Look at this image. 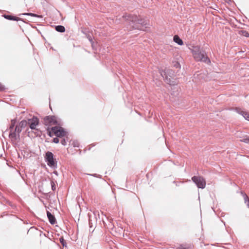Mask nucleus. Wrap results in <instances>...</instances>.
Wrapping results in <instances>:
<instances>
[{
    "label": "nucleus",
    "mask_w": 249,
    "mask_h": 249,
    "mask_svg": "<svg viewBox=\"0 0 249 249\" xmlns=\"http://www.w3.org/2000/svg\"><path fill=\"white\" fill-rule=\"evenodd\" d=\"M123 18L127 21V28L130 30L133 29L141 30L142 27L147 25L146 20L140 18L136 15H125L123 16Z\"/></svg>",
    "instance_id": "obj_1"
},
{
    "label": "nucleus",
    "mask_w": 249,
    "mask_h": 249,
    "mask_svg": "<svg viewBox=\"0 0 249 249\" xmlns=\"http://www.w3.org/2000/svg\"><path fill=\"white\" fill-rule=\"evenodd\" d=\"M192 52L196 60L202 61L206 64L211 63V60L207 56L206 52L201 50L200 47L198 46L194 47Z\"/></svg>",
    "instance_id": "obj_2"
},
{
    "label": "nucleus",
    "mask_w": 249,
    "mask_h": 249,
    "mask_svg": "<svg viewBox=\"0 0 249 249\" xmlns=\"http://www.w3.org/2000/svg\"><path fill=\"white\" fill-rule=\"evenodd\" d=\"M45 160L47 165L52 168L55 169L57 167V161L54 158V155L52 152L47 151L45 153Z\"/></svg>",
    "instance_id": "obj_3"
},
{
    "label": "nucleus",
    "mask_w": 249,
    "mask_h": 249,
    "mask_svg": "<svg viewBox=\"0 0 249 249\" xmlns=\"http://www.w3.org/2000/svg\"><path fill=\"white\" fill-rule=\"evenodd\" d=\"M21 132V129H19L18 127L16 126L14 129L10 130L9 138L12 141H18L20 139V133Z\"/></svg>",
    "instance_id": "obj_4"
},
{
    "label": "nucleus",
    "mask_w": 249,
    "mask_h": 249,
    "mask_svg": "<svg viewBox=\"0 0 249 249\" xmlns=\"http://www.w3.org/2000/svg\"><path fill=\"white\" fill-rule=\"evenodd\" d=\"M192 179L199 188L204 189L206 186V181L204 178L200 176H194Z\"/></svg>",
    "instance_id": "obj_5"
},
{
    "label": "nucleus",
    "mask_w": 249,
    "mask_h": 249,
    "mask_svg": "<svg viewBox=\"0 0 249 249\" xmlns=\"http://www.w3.org/2000/svg\"><path fill=\"white\" fill-rule=\"evenodd\" d=\"M52 131L57 137H63L67 135V132L62 127L54 126L52 128Z\"/></svg>",
    "instance_id": "obj_6"
},
{
    "label": "nucleus",
    "mask_w": 249,
    "mask_h": 249,
    "mask_svg": "<svg viewBox=\"0 0 249 249\" xmlns=\"http://www.w3.org/2000/svg\"><path fill=\"white\" fill-rule=\"evenodd\" d=\"M39 120L36 117L33 116L31 119L28 120V124L32 129H36V126L38 125Z\"/></svg>",
    "instance_id": "obj_7"
},
{
    "label": "nucleus",
    "mask_w": 249,
    "mask_h": 249,
    "mask_svg": "<svg viewBox=\"0 0 249 249\" xmlns=\"http://www.w3.org/2000/svg\"><path fill=\"white\" fill-rule=\"evenodd\" d=\"M234 110L238 114L241 115L246 120L249 121V113L246 111L242 110L241 108L236 107Z\"/></svg>",
    "instance_id": "obj_8"
},
{
    "label": "nucleus",
    "mask_w": 249,
    "mask_h": 249,
    "mask_svg": "<svg viewBox=\"0 0 249 249\" xmlns=\"http://www.w3.org/2000/svg\"><path fill=\"white\" fill-rule=\"evenodd\" d=\"M44 123L45 125H48L50 124H55L56 123V121L55 120L54 116H46L44 118Z\"/></svg>",
    "instance_id": "obj_9"
},
{
    "label": "nucleus",
    "mask_w": 249,
    "mask_h": 249,
    "mask_svg": "<svg viewBox=\"0 0 249 249\" xmlns=\"http://www.w3.org/2000/svg\"><path fill=\"white\" fill-rule=\"evenodd\" d=\"M47 215L50 223L52 225H54L56 223V219L54 216L49 211H47Z\"/></svg>",
    "instance_id": "obj_10"
},
{
    "label": "nucleus",
    "mask_w": 249,
    "mask_h": 249,
    "mask_svg": "<svg viewBox=\"0 0 249 249\" xmlns=\"http://www.w3.org/2000/svg\"><path fill=\"white\" fill-rule=\"evenodd\" d=\"M2 16L5 18L10 20L19 21L21 20L20 18L14 16L13 15L4 14Z\"/></svg>",
    "instance_id": "obj_11"
},
{
    "label": "nucleus",
    "mask_w": 249,
    "mask_h": 249,
    "mask_svg": "<svg viewBox=\"0 0 249 249\" xmlns=\"http://www.w3.org/2000/svg\"><path fill=\"white\" fill-rule=\"evenodd\" d=\"M28 124V121L26 120H22L16 126L17 127H18L19 129H21V131H22V128H25Z\"/></svg>",
    "instance_id": "obj_12"
},
{
    "label": "nucleus",
    "mask_w": 249,
    "mask_h": 249,
    "mask_svg": "<svg viewBox=\"0 0 249 249\" xmlns=\"http://www.w3.org/2000/svg\"><path fill=\"white\" fill-rule=\"evenodd\" d=\"M174 41L179 45H182L183 44L182 39L177 35H175L173 38Z\"/></svg>",
    "instance_id": "obj_13"
},
{
    "label": "nucleus",
    "mask_w": 249,
    "mask_h": 249,
    "mask_svg": "<svg viewBox=\"0 0 249 249\" xmlns=\"http://www.w3.org/2000/svg\"><path fill=\"white\" fill-rule=\"evenodd\" d=\"M160 73L163 78L166 80V82H170V79H168L166 75V72L165 71H160Z\"/></svg>",
    "instance_id": "obj_14"
},
{
    "label": "nucleus",
    "mask_w": 249,
    "mask_h": 249,
    "mask_svg": "<svg viewBox=\"0 0 249 249\" xmlns=\"http://www.w3.org/2000/svg\"><path fill=\"white\" fill-rule=\"evenodd\" d=\"M55 29L56 31L60 33H63L65 31V27L62 25L56 26Z\"/></svg>",
    "instance_id": "obj_15"
},
{
    "label": "nucleus",
    "mask_w": 249,
    "mask_h": 249,
    "mask_svg": "<svg viewBox=\"0 0 249 249\" xmlns=\"http://www.w3.org/2000/svg\"><path fill=\"white\" fill-rule=\"evenodd\" d=\"M241 194L244 197L245 203L247 204V206L249 205V198L248 196L243 192H241Z\"/></svg>",
    "instance_id": "obj_16"
},
{
    "label": "nucleus",
    "mask_w": 249,
    "mask_h": 249,
    "mask_svg": "<svg viewBox=\"0 0 249 249\" xmlns=\"http://www.w3.org/2000/svg\"><path fill=\"white\" fill-rule=\"evenodd\" d=\"M70 144L74 147H78L79 146V143L77 141L73 140L71 141Z\"/></svg>",
    "instance_id": "obj_17"
},
{
    "label": "nucleus",
    "mask_w": 249,
    "mask_h": 249,
    "mask_svg": "<svg viewBox=\"0 0 249 249\" xmlns=\"http://www.w3.org/2000/svg\"><path fill=\"white\" fill-rule=\"evenodd\" d=\"M16 122H17V121L15 119L11 120V124L9 126V130L14 129L15 128L14 127H15Z\"/></svg>",
    "instance_id": "obj_18"
},
{
    "label": "nucleus",
    "mask_w": 249,
    "mask_h": 249,
    "mask_svg": "<svg viewBox=\"0 0 249 249\" xmlns=\"http://www.w3.org/2000/svg\"><path fill=\"white\" fill-rule=\"evenodd\" d=\"M240 141L247 143H249V137L248 136H244L242 139L240 140Z\"/></svg>",
    "instance_id": "obj_19"
},
{
    "label": "nucleus",
    "mask_w": 249,
    "mask_h": 249,
    "mask_svg": "<svg viewBox=\"0 0 249 249\" xmlns=\"http://www.w3.org/2000/svg\"><path fill=\"white\" fill-rule=\"evenodd\" d=\"M21 15L30 16L34 17H39L37 15H36V14L32 13H25L21 14ZM20 15H21V14Z\"/></svg>",
    "instance_id": "obj_20"
},
{
    "label": "nucleus",
    "mask_w": 249,
    "mask_h": 249,
    "mask_svg": "<svg viewBox=\"0 0 249 249\" xmlns=\"http://www.w3.org/2000/svg\"><path fill=\"white\" fill-rule=\"evenodd\" d=\"M68 137H67V138H63L62 139L61 141H60V142L63 145H66L67 144V141H68Z\"/></svg>",
    "instance_id": "obj_21"
},
{
    "label": "nucleus",
    "mask_w": 249,
    "mask_h": 249,
    "mask_svg": "<svg viewBox=\"0 0 249 249\" xmlns=\"http://www.w3.org/2000/svg\"><path fill=\"white\" fill-rule=\"evenodd\" d=\"M59 241H60V242L61 243V244L62 245V246L63 247L66 246V241H65L63 237L60 238H59Z\"/></svg>",
    "instance_id": "obj_22"
},
{
    "label": "nucleus",
    "mask_w": 249,
    "mask_h": 249,
    "mask_svg": "<svg viewBox=\"0 0 249 249\" xmlns=\"http://www.w3.org/2000/svg\"><path fill=\"white\" fill-rule=\"evenodd\" d=\"M241 32L243 36L249 37V33L247 31L243 30Z\"/></svg>",
    "instance_id": "obj_23"
},
{
    "label": "nucleus",
    "mask_w": 249,
    "mask_h": 249,
    "mask_svg": "<svg viewBox=\"0 0 249 249\" xmlns=\"http://www.w3.org/2000/svg\"><path fill=\"white\" fill-rule=\"evenodd\" d=\"M51 184L52 189L53 191H54L56 189V187H55L54 182L53 181H51Z\"/></svg>",
    "instance_id": "obj_24"
},
{
    "label": "nucleus",
    "mask_w": 249,
    "mask_h": 249,
    "mask_svg": "<svg viewBox=\"0 0 249 249\" xmlns=\"http://www.w3.org/2000/svg\"><path fill=\"white\" fill-rule=\"evenodd\" d=\"M177 249H190V248L189 247H186L184 245H180L179 246V247H178Z\"/></svg>",
    "instance_id": "obj_25"
},
{
    "label": "nucleus",
    "mask_w": 249,
    "mask_h": 249,
    "mask_svg": "<svg viewBox=\"0 0 249 249\" xmlns=\"http://www.w3.org/2000/svg\"><path fill=\"white\" fill-rule=\"evenodd\" d=\"M87 36V38L89 39V41L90 42V43H92L93 40H92V36H90L89 34Z\"/></svg>",
    "instance_id": "obj_26"
},
{
    "label": "nucleus",
    "mask_w": 249,
    "mask_h": 249,
    "mask_svg": "<svg viewBox=\"0 0 249 249\" xmlns=\"http://www.w3.org/2000/svg\"><path fill=\"white\" fill-rule=\"evenodd\" d=\"M53 142L55 143H58L59 142V139L57 137L53 138Z\"/></svg>",
    "instance_id": "obj_27"
},
{
    "label": "nucleus",
    "mask_w": 249,
    "mask_h": 249,
    "mask_svg": "<svg viewBox=\"0 0 249 249\" xmlns=\"http://www.w3.org/2000/svg\"><path fill=\"white\" fill-rule=\"evenodd\" d=\"M5 89L4 86L0 83V91H3Z\"/></svg>",
    "instance_id": "obj_28"
},
{
    "label": "nucleus",
    "mask_w": 249,
    "mask_h": 249,
    "mask_svg": "<svg viewBox=\"0 0 249 249\" xmlns=\"http://www.w3.org/2000/svg\"><path fill=\"white\" fill-rule=\"evenodd\" d=\"M53 174H54L55 175H58V173H57V172L56 171H54L53 172Z\"/></svg>",
    "instance_id": "obj_29"
},
{
    "label": "nucleus",
    "mask_w": 249,
    "mask_h": 249,
    "mask_svg": "<svg viewBox=\"0 0 249 249\" xmlns=\"http://www.w3.org/2000/svg\"><path fill=\"white\" fill-rule=\"evenodd\" d=\"M179 65V64L178 63L177 65H176V67H178V66Z\"/></svg>",
    "instance_id": "obj_30"
},
{
    "label": "nucleus",
    "mask_w": 249,
    "mask_h": 249,
    "mask_svg": "<svg viewBox=\"0 0 249 249\" xmlns=\"http://www.w3.org/2000/svg\"><path fill=\"white\" fill-rule=\"evenodd\" d=\"M168 83H169V85H171V83H170V82H168Z\"/></svg>",
    "instance_id": "obj_31"
},
{
    "label": "nucleus",
    "mask_w": 249,
    "mask_h": 249,
    "mask_svg": "<svg viewBox=\"0 0 249 249\" xmlns=\"http://www.w3.org/2000/svg\"><path fill=\"white\" fill-rule=\"evenodd\" d=\"M247 206L249 208V205H248Z\"/></svg>",
    "instance_id": "obj_32"
}]
</instances>
